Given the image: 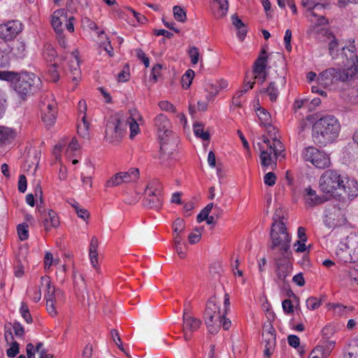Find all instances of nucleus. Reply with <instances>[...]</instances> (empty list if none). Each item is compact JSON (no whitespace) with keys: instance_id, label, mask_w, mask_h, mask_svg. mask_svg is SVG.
Listing matches in <instances>:
<instances>
[{"instance_id":"nucleus-1","label":"nucleus","mask_w":358,"mask_h":358,"mask_svg":"<svg viewBox=\"0 0 358 358\" xmlns=\"http://www.w3.org/2000/svg\"><path fill=\"white\" fill-rule=\"evenodd\" d=\"M341 57L344 68L342 70L329 68L323 71L317 76L319 84L327 87L334 82L349 81L358 75V57L355 53V47L350 45L348 48H343Z\"/></svg>"},{"instance_id":"nucleus-2","label":"nucleus","mask_w":358,"mask_h":358,"mask_svg":"<svg viewBox=\"0 0 358 358\" xmlns=\"http://www.w3.org/2000/svg\"><path fill=\"white\" fill-rule=\"evenodd\" d=\"M319 188L324 194L338 199H352L358 195V182L344 178L334 170H327L322 174Z\"/></svg>"},{"instance_id":"nucleus-3","label":"nucleus","mask_w":358,"mask_h":358,"mask_svg":"<svg viewBox=\"0 0 358 358\" xmlns=\"http://www.w3.org/2000/svg\"><path fill=\"white\" fill-rule=\"evenodd\" d=\"M340 130V123L334 116L322 117L312 126L313 141L319 146H325L338 138Z\"/></svg>"},{"instance_id":"nucleus-4","label":"nucleus","mask_w":358,"mask_h":358,"mask_svg":"<svg viewBox=\"0 0 358 358\" xmlns=\"http://www.w3.org/2000/svg\"><path fill=\"white\" fill-rule=\"evenodd\" d=\"M270 241L268 248L276 252L275 256L291 257L292 237L282 220L273 218L270 231Z\"/></svg>"},{"instance_id":"nucleus-5","label":"nucleus","mask_w":358,"mask_h":358,"mask_svg":"<svg viewBox=\"0 0 358 358\" xmlns=\"http://www.w3.org/2000/svg\"><path fill=\"white\" fill-rule=\"evenodd\" d=\"M0 79L13 81L15 90L22 97L41 86L40 78L32 73H22L20 76L10 71H0Z\"/></svg>"},{"instance_id":"nucleus-6","label":"nucleus","mask_w":358,"mask_h":358,"mask_svg":"<svg viewBox=\"0 0 358 358\" xmlns=\"http://www.w3.org/2000/svg\"><path fill=\"white\" fill-rule=\"evenodd\" d=\"M263 141L266 147L260 146V160L263 166H271L272 169L276 166V160L280 157H284L282 153L284 147L280 141L273 138L272 142L268 138L263 136Z\"/></svg>"},{"instance_id":"nucleus-7","label":"nucleus","mask_w":358,"mask_h":358,"mask_svg":"<svg viewBox=\"0 0 358 358\" xmlns=\"http://www.w3.org/2000/svg\"><path fill=\"white\" fill-rule=\"evenodd\" d=\"M40 109L41 112V119L45 127L48 129L50 128L55 123L57 113V103L54 99L53 94L49 93L42 97Z\"/></svg>"},{"instance_id":"nucleus-8","label":"nucleus","mask_w":358,"mask_h":358,"mask_svg":"<svg viewBox=\"0 0 358 358\" xmlns=\"http://www.w3.org/2000/svg\"><path fill=\"white\" fill-rule=\"evenodd\" d=\"M302 158L317 169H325L330 166L331 161L328 155L315 147H308L302 152Z\"/></svg>"},{"instance_id":"nucleus-9","label":"nucleus","mask_w":358,"mask_h":358,"mask_svg":"<svg viewBox=\"0 0 358 358\" xmlns=\"http://www.w3.org/2000/svg\"><path fill=\"white\" fill-rule=\"evenodd\" d=\"M127 128L126 120L117 115L112 117L106 125V137L110 143L119 142L126 133Z\"/></svg>"},{"instance_id":"nucleus-10","label":"nucleus","mask_w":358,"mask_h":358,"mask_svg":"<svg viewBox=\"0 0 358 358\" xmlns=\"http://www.w3.org/2000/svg\"><path fill=\"white\" fill-rule=\"evenodd\" d=\"M162 185L158 181H151L145 189V205L150 208L159 210L162 206Z\"/></svg>"},{"instance_id":"nucleus-11","label":"nucleus","mask_w":358,"mask_h":358,"mask_svg":"<svg viewBox=\"0 0 358 358\" xmlns=\"http://www.w3.org/2000/svg\"><path fill=\"white\" fill-rule=\"evenodd\" d=\"M41 285L45 284L47 289V294L45 295L47 311L50 315L55 317L57 314L55 304L57 299H59L60 296H62L63 293L61 290L56 289L55 287L52 285L50 277L43 276L41 278Z\"/></svg>"},{"instance_id":"nucleus-12","label":"nucleus","mask_w":358,"mask_h":358,"mask_svg":"<svg viewBox=\"0 0 358 358\" xmlns=\"http://www.w3.org/2000/svg\"><path fill=\"white\" fill-rule=\"evenodd\" d=\"M159 141L160 152L159 158L162 164H165L170 159H174L176 155L178 137L176 135Z\"/></svg>"},{"instance_id":"nucleus-13","label":"nucleus","mask_w":358,"mask_h":358,"mask_svg":"<svg viewBox=\"0 0 358 358\" xmlns=\"http://www.w3.org/2000/svg\"><path fill=\"white\" fill-rule=\"evenodd\" d=\"M202 321L189 314L188 310L185 308L182 314V329L184 339L189 341L193 333L196 331L201 326Z\"/></svg>"},{"instance_id":"nucleus-14","label":"nucleus","mask_w":358,"mask_h":358,"mask_svg":"<svg viewBox=\"0 0 358 358\" xmlns=\"http://www.w3.org/2000/svg\"><path fill=\"white\" fill-rule=\"evenodd\" d=\"M154 127L159 140L176 136L171 122L164 114H159L155 117Z\"/></svg>"},{"instance_id":"nucleus-15","label":"nucleus","mask_w":358,"mask_h":358,"mask_svg":"<svg viewBox=\"0 0 358 358\" xmlns=\"http://www.w3.org/2000/svg\"><path fill=\"white\" fill-rule=\"evenodd\" d=\"M290 257L274 256L278 280L283 284L286 283V278L289 275L292 265L289 261Z\"/></svg>"},{"instance_id":"nucleus-16","label":"nucleus","mask_w":358,"mask_h":358,"mask_svg":"<svg viewBox=\"0 0 358 358\" xmlns=\"http://www.w3.org/2000/svg\"><path fill=\"white\" fill-rule=\"evenodd\" d=\"M22 30V24L17 20L9 21L0 24V37L5 41L15 38Z\"/></svg>"},{"instance_id":"nucleus-17","label":"nucleus","mask_w":358,"mask_h":358,"mask_svg":"<svg viewBox=\"0 0 358 358\" xmlns=\"http://www.w3.org/2000/svg\"><path fill=\"white\" fill-rule=\"evenodd\" d=\"M265 54L266 50H262L253 65L255 78L259 80L261 84L266 80L267 77V72L266 71L267 57Z\"/></svg>"},{"instance_id":"nucleus-18","label":"nucleus","mask_w":358,"mask_h":358,"mask_svg":"<svg viewBox=\"0 0 358 358\" xmlns=\"http://www.w3.org/2000/svg\"><path fill=\"white\" fill-rule=\"evenodd\" d=\"M326 11L325 6L322 3H318L314 6L309 12L306 13L308 20L314 23L315 25H322L327 23V20L325 17Z\"/></svg>"},{"instance_id":"nucleus-19","label":"nucleus","mask_w":358,"mask_h":358,"mask_svg":"<svg viewBox=\"0 0 358 358\" xmlns=\"http://www.w3.org/2000/svg\"><path fill=\"white\" fill-rule=\"evenodd\" d=\"M44 217L43 225L45 231H49L51 228H57L60 225V220L57 213L53 210H40Z\"/></svg>"},{"instance_id":"nucleus-20","label":"nucleus","mask_w":358,"mask_h":358,"mask_svg":"<svg viewBox=\"0 0 358 358\" xmlns=\"http://www.w3.org/2000/svg\"><path fill=\"white\" fill-rule=\"evenodd\" d=\"M67 22V12L65 9H58L52 15L51 24L58 35H61L63 32L62 24Z\"/></svg>"},{"instance_id":"nucleus-21","label":"nucleus","mask_w":358,"mask_h":358,"mask_svg":"<svg viewBox=\"0 0 358 358\" xmlns=\"http://www.w3.org/2000/svg\"><path fill=\"white\" fill-rule=\"evenodd\" d=\"M127 125H129L130 137L134 138L139 131L138 122H143V117L136 109L130 110V116L126 120Z\"/></svg>"},{"instance_id":"nucleus-22","label":"nucleus","mask_w":358,"mask_h":358,"mask_svg":"<svg viewBox=\"0 0 358 358\" xmlns=\"http://www.w3.org/2000/svg\"><path fill=\"white\" fill-rule=\"evenodd\" d=\"M17 131L11 127L0 125V146L10 145L17 137Z\"/></svg>"},{"instance_id":"nucleus-23","label":"nucleus","mask_w":358,"mask_h":358,"mask_svg":"<svg viewBox=\"0 0 358 358\" xmlns=\"http://www.w3.org/2000/svg\"><path fill=\"white\" fill-rule=\"evenodd\" d=\"M222 315L220 307L216 304L215 299L214 297L210 298L206 303L203 316L208 317L211 320L212 317H217L220 319L222 317Z\"/></svg>"},{"instance_id":"nucleus-24","label":"nucleus","mask_w":358,"mask_h":358,"mask_svg":"<svg viewBox=\"0 0 358 358\" xmlns=\"http://www.w3.org/2000/svg\"><path fill=\"white\" fill-rule=\"evenodd\" d=\"M306 191L308 196L306 199V203L309 206H314L321 204L327 200L324 196H318L316 194V192L311 188H307Z\"/></svg>"},{"instance_id":"nucleus-25","label":"nucleus","mask_w":358,"mask_h":358,"mask_svg":"<svg viewBox=\"0 0 358 358\" xmlns=\"http://www.w3.org/2000/svg\"><path fill=\"white\" fill-rule=\"evenodd\" d=\"M343 358H358V339L350 341L344 348Z\"/></svg>"},{"instance_id":"nucleus-26","label":"nucleus","mask_w":358,"mask_h":358,"mask_svg":"<svg viewBox=\"0 0 358 358\" xmlns=\"http://www.w3.org/2000/svg\"><path fill=\"white\" fill-rule=\"evenodd\" d=\"M124 183L136 182L140 177V171L138 168L132 167L127 171L120 172Z\"/></svg>"},{"instance_id":"nucleus-27","label":"nucleus","mask_w":358,"mask_h":358,"mask_svg":"<svg viewBox=\"0 0 358 358\" xmlns=\"http://www.w3.org/2000/svg\"><path fill=\"white\" fill-rule=\"evenodd\" d=\"M69 67L71 72L77 76H80V64L78 50L73 51L69 57Z\"/></svg>"},{"instance_id":"nucleus-28","label":"nucleus","mask_w":358,"mask_h":358,"mask_svg":"<svg viewBox=\"0 0 358 358\" xmlns=\"http://www.w3.org/2000/svg\"><path fill=\"white\" fill-rule=\"evenodd\" d=\"M328 38L330 40L329 42V55L331 56L333 59H336L338 56V52L340 49L341 50V52L343 51V47H339L338 43L334 36H333L331 34H329ZM350 45L348 46V48ZM344 48H345L344 47ZM348 48V47L346 48Z\"/></svg>"},{"instance_id":"nucleus-29","label":"nucleus","mask_w":358,"mask_h":358,"mask_svg":"<svg viewBox=\"0 0 358 358\" xmlns=\"http://www.w3.org/2000/svg\"><path fill=\"white\" fill-rule=\"evenodd\" d=\"M205 324L210 334H217L221 327L220 319L219 317H212L211 320L208 317L203 316Z\"/></svg>"},{"instance_id":"nucleus-30","label":"nucleus","mask_w":358,"mask_h":358,"mask_svg":"<svg viewBox=\"0 0 358 358\" xmlns=\"http://www.w3.org/2000/svg\"><path fill=\"white\" fill-rule=\"evenodd\" d=\"M257 115L262 125L265 127L271 126V116L267 110L264 108H258Z\"/></svg>"},{"instance_id":"nucleus-31","label":"nucleus","mask_w":358,"mask_h":358,"mask_svg":"<svg viewBox=\"0 0 358 358\" xmlns=\"http://www.w3.org/2000/svg\"><path fill=\"white\" fill-rule=\"evenodd\" d=\"M204 125L202 123H195L194 124V132L196 136L201 138L203 141H209L210 134L208 131H204Z\"/></svg>"},{"instance_id":"nucleus-32","label":"nucleus","mask_w":358,"mask_h":358,"mask_svg":"<svg viewBox=\"0 0 358 358\" xmlns=\"http://www.w3.org/2000/svg\"><path fill=\"white\" fill-rule=\"evenodd\" d=\"M124 182L120 172L116 173L112 176L105 183L106 187H114L122 185Z\"/></svg>"},{"instance_id":"nucleus-33","label":"nucleus","mask_w":358,"mask_h":358,"mask_svg":"<svg viewBox=\"0 0 358 358\" xmlns=\"http://www.w3.org/2000/svg\"><path fill=\"white\" fill-rule=\"evenodd\" d=\"M260 92L267 93L271 101H275L278 96V90L275 82H271L267 88L260 90Z\"/></svg>"},{"instance_id":"nucleus-34","label":"nucleus","mask_w":358,"mask_h":358,"mask_svg":"<svg viewBox=\"0 0 358 358\" xmlns=\"http://www.w3.org/2000/svg\"><path fill=\"white\" fill-rule=\"evenodd\" d=\"M219 4V9L215 13V17L217 19L222 18L227 14L229 8L227 0H215Z\"/></svg>"},{"instance_id":"nucleus-35","label":"nucleus","mask_w":358,"mask_h":358,"mask_svg":"<svg viewBox=\"0 0 358 358\" xmlns=\"http://www.w3.org/2000/svg\"><path fill=\"white\" fill-rule=\"evenodd\" d=\"M194 76L195 73L192 69H188L185 72L181 78V83L183 88L188 89L190 87Z\"/></svg>"},{"instance_id":"nucleus-36","label":"nucleus","mask_w":358,"mask_h":358,"mask_svg":"<svg viewBox=\"0 0 358 358\" xmlns=\"http://www.w3.org/2000/svg\"><path fill=\"white\" fill-rule=\"evenodd\" d=\"M174 18L180 22H185L187 20L186 13L183 8L179 6H175L173 8Z\"/></svg>"},{"instance_id":"nucleus-37","label":"nucleus","mask_w":358,"mask_h":358,"mask_svg":"<svg viewBox=\"0 0 358 358\" xmlns=\"http://www.w3.org/2000/svg\"><path fill=\"white\" fill-rule=\"evenodd\" d=\"M315 118L313 115H308L305 119H302L299 124V132L304 131L310 124H313L315 122Z\"/></svg>"},{"instance_id":"nucleus-38","label":"nucleus","mask_w":358,"mask_h":358,"mask_svg":"<svg viewBox=\"0 0 358 358\" xmlns=\"http://www.w3.org/2000/svg\"><path fill=\"white\" fill-rule=\"evenodd\" d=\"M188 55L192 65H196L199 61L200 53L199 49L196 46H191L188 50Z\"/></svg>"},{"instance_id":"nucleus-39","label":"nucleus","mask_w":358,"mask_h":358,"mask_svg":"<svg viewBox=\"0 0 358 358\" xmlns=\"http://www.w3.org/2000/svg\"><path fill=\"white\" fill-rule=\"evenodd\" d=\"M328 357L329 355H326L323 347L317 345L311 351L308 358H327Z\"/></svg>"},{"instance_id":"nucleus-40","label":"nucleus","mask_w":358,"mask_h":358,"mask_svg":"<svg viewBox=\"0 0 358 358\" xmlns=\"http://www.w3.org/2000/svg\"><path fill=\"white\" fill-rule=\"evenodd\" d=\"M173 229L175 234L180 235L185 229V221L181 218H177L173 224Z\"/></svg>"},{"instance_id":"nucleus-41","label":"nucleus","mask_w":358,"mask_h":358,"mask_svg":"<svg viewBox=\"0 0 358 358\" xmlns=\"http://www.w3.org/2000/svg\"><path fill=\"white\" fill-rule=\"evenodd\" d=\"M17 234L21 241H25L29 237L28 224L26 223L20 224L17 226Z\"/></svg>"},{"instance_id":"nucleus-42","label":"nucleus","mask_w":358,"mask_h":358,"mask_svg":"<svg viewBox=\"0 0 358 358\" xmlns=\"http://www.w3.org/2000/svg\"><path fill=\"white\" fill-rule=\"evenodd\" d=\"M264 341L266 346L274 348L275 345V335L274 333L266 332L263 333Z\"/></svg>"},{"instance_id":"nucleus-43","label":"nucleus","mask_w":358,"mask_h":358,"mask_svg":"<svg viewBox=\"0 0 358 358\" xmlns=\"http://www.w3.org/2000/svg\"><path fill=\"white\" fill-rule=\"evenodd\" d=\"M110 334H111L112 339L115 343V344L119 348V349L122 352H124L127 356H129V355L127 353V352L125 351V350L123 347L120 336L117 331L115 329H113V330H111Z\"/></svg>"},{"instance_id":"nucleus-44","label":"nucleus","mask_w":358,"mask_h":358,"mask_svg":"<svg viewBox=\"0 0 358 358\" xmlns=\"http://www.w3.org/2000/svg\"><path fill=\"white\" fill-rule=\"evenodd\" d=\"M202 229L196 228L194 231L189 234L188 236V240L189 243L194 244L198 243L201 238Z\"/></svg>"},{"instance_id":"nucleus-45","label":"nucleus","mask_w":358,"mask_h":358,"mask_svg":"<svg viewBox=\"0 0 358 358\" xmlns=\"http://www.w3.org/2000/svg\"><path fill=\"white\" fill-rule=\"evenodd\" d=\"M321 305V300L316 297L311 296L306 300V306L310 310H315Z\"/></svg>"},{"instance_id":"nucleus-46","label":"nucleus","mask_w":358,"mask_h":358,"mask_svg":"<svg viewBox=\"0 0 358 358\" xmlns=\"http://www.w3.org/2000/svg\"><path fill=\"white\" fill-rule=\"evenodd\" d=\"M20 313H21L22 317L24 319V320L27 323L32 322V317L29 313L28 306L26 303H22L21 308H20Z\"/></svg>"},{"instance_id":"nucleus-47","label":"nucleus","mask_w":358,"mask_h":358,"mask_svg":"<svg viewBox=\"0 0 358 358\" xmlns=\"http://www.w3.org/2000/svg\"><path fill=\"white\" fill-rule=\"evenodd\" d=\"M158 106L162 110L169 111L173 113H176L175 106L168 101H162L158 103Z\"/></svg>"},{"instance_id":"nucleus-48","label":"nucleus","mask_w":358,"mask_h":358,"mask_svg":"<svg viewBox=\"0 0 358 358\" xmlns=\"http://www.w3.org/2000/svg\"><path fill=\"white\" fill-rule=\"evenodd\" d=\"M329 309L332 310L334 315L341 316L345 312L346 307L340 304L332 303L329 305Z\"/></svg>"},{"instance_id":"nucleus-49","label":"nucleus","mask_w":358,"mask_h":358,"mask_svg":"<svg viewBox=\"0 0 358 358\" xmlns=\"http://www.w3.org/2000/svg\"><path fill=\"white\" fill-rule=\"evenodd\" d=\"M19 353V344L16 341H12L10 347L7 350L6 354L9 357H14Z\"/></svg>"},{"instance_id":"nucleus-50","label":"nucleus","mask_w":358,"mask_h":358,"mask_svg":"<svg viewBox=\"0 0 358 358\" xmlns=\"http://www.w3.org/2000/svg\"><path fill=\"white\" fill-rule=\"evenodd\" d=\"M276 181V176L274 173L268 172L264 177V182L268 186H273Z\"/></svg>"},{"instance_id":"nucleus-51","label":"nucleus","mask_w":358,"mask_h":358,"mask_svg":"<svg viewBox=\"0 0 358 358\" xmlns=\"http://www.w3.org/2000/svg\"><path fill=\"white\" fill-rule=\"evenodd\" d=\"M136 56L138 59L141 60L145 65L146 68H148L150 65V59L149 58L145 55V52L143 51L142 49L138 48L136 50Z\"/></svg>"},{"instance_id":"nucleus-52","label":"nucleus","mask_w":358,"mask_h":358,"mask_svg":"<svg viewBox=\"0 0 358 358\" xmlns=\"http://www.w3.org/2000/svg\"><path fill=\"white\" fill-rule=\"evenodd\" d=\"M129 78V69L128 65H126L124 69L118 73L117 80L118 82H126Z\"/></svg>"},{"instance_id":"nucleus-53","label":"nucleus","mask_w":358,"mask_h":358,"mask_svg":"<svg viewBox=\"0 0 358 358\" xmlns=\"http://www.w3.org/2000/svg\"><path fill=\"white\" fill-rule=\"evenodd\" d=\"M82 24L84 27L88 28L91 30H96L98 29L96 24L87 17L82 19Z\"/></svg>"},{"instance_id":"nucleus-54","label":"nucleus","mask_w":358,"mask_h":358,"mask_svg":"<svg viewBox=\"0 0 358 358\" xmlns=\"http://www.w3.org/2000/svg\"><path fill=\"white\" fill-rule=\"evenodd\" d=\"M89 128L87 124H82L81 123L78 125V134L83 138L89 137Z\"/></svg>"},{"instance_id":"nucleus-55","label":"nucleus","mask_w":358,"mask_h":358,"mask_svg":"<svg viewBox=\"0 0 358 358\" xmlns=\"http://www.w3.org/2000/svg\"><path fill=\"white\" fill-rule=\"evenodd\" d=\"M162 65L160 64H156L153 66L151 73V78L155 81H157L158 77L160 76V72L162 70Z\"/></svg>"},{"instance_id":"nucleus-56","label":"nucleus","mask_w":358,"mask_h":358,"mask_svg":"<svg viewBox=\"0 0 358 358\" xmlns=\"http://www.w3.org/2000/svg\"><path fill=\"white\" fill-rule=\"evenodd\" d=\"M56 56V51L52 47H48L44 52V57L47 61L52 62Z\"/></svg>"},{"instance_id":"nucleus-57","label":"nucleus","mask_w":358,"mask_h":358,"mask_svg":"<svg viewBox=\"0 0 358 358\" xmlns=\"http://www.w3.org/2000/svg\"><path fill=\"white\" fill-rule=\"evenodd\" d=\"M291 38H292V31L290 29H287L285 31L284 41H285V48L289 52H290L292 50Z\"/></svg>"},{"instance_id":"nucleus-58","label":"nucleus","mask_w":358,"mask_h":358,"mask_svg":"<svg viewBox=\"0 0 358 358\" xmlns=\"http://www.w3.org/2000/svg\"><path fill=\"white\" fill-rule=\"evenodd\" d=\"M18 189L22 193H24L27 189V178L24 175H20L19 177Z\"/></svg>"},{"instance_id":"nucleus-59","label":"nucleus","mask_w":358,"mask_h":358,"mask_svg":"<svg viewBox=\"0 0 358 358\" xmlns=\"http://www.w3.org/2000/svg\"><path fill=\"white\" fill-rule=\"evenodd\" d=\"M14 334L16 336L22 337L24 335V331L22 325L17 322H15L13 323V325Z\"/></svg>"},{"instance_id":"nucleus-60","label":"nucleus","mask_w":358,"mask_h":358,"mask_svg":"<svg viewBox=\"0 0 358 358\" xmlns=\"http://www.w3.org/2000/svg\"><path fill=\"white\" fill-rule=\"evenodd\" d=\"M57 66L56 64H52L49 69V73L51 76L52 80L53 82H57L59 80V75L57 71Z\"/></svg>"},{"instance_id":"nucleus-61","label":"nucleus","mask_w":358,"mask_h":358,"mask_svg":"<svg viewBox=\"0 0 358 358\" xmlns=\"http://www.w3.org/2000/svg\"><path fill=\"white\" fill-rule=\"evenodd\" d=\"M288 343L290 346L296 348L299 346V338L295 335H289L287 338Z\"/></svg>"},{"instance_id":"nucleus-62","label":"nucleus","mask_w":358,"mask_h":358,"mask_svg":"<svg viewBox=\"0 0 358 358\" xmlns=\"http://www.w3.org/2000/svg\"><path fill=\"white\" fill-rule=\"evenodd\" d=\"M93 352V347L91 344L88 343L85 345L82 353L83 358H92Z\"/></svg>"},{"instance_id":"nucleus-63","label":"nucleus","mask_w":358,"mask_h":358,"mask_svg":"<svg viewBox=\"0 0 358 358\" xmlns=\"http://www.w3.org/2000/svg\"><path fill=\"white\" fill-rule=\"evenodd\" d=\"M283 310L287 313H291L294 312L293 305L292 301L289 299H285L282 303Z\"/></svg>"},{"instance_id":"nucleus-64","label":"nucleus","mask_w":358,"mask_h":358,"mask_svg":"<svg viewBox=\"0 0 358 358\" xmlns=\"http://www.w3.org/2000/svg\"><path fill=\"white\" fill-rule=\"evenodd\" d=\"M335 343H336L334 341H327L324 343V345H320V346L323 347V349L324 350L326 355H328L329 356V355L331 354V352L332 351V350L334 349V348L335 346Z\"/></svg>"}]
</instances>
